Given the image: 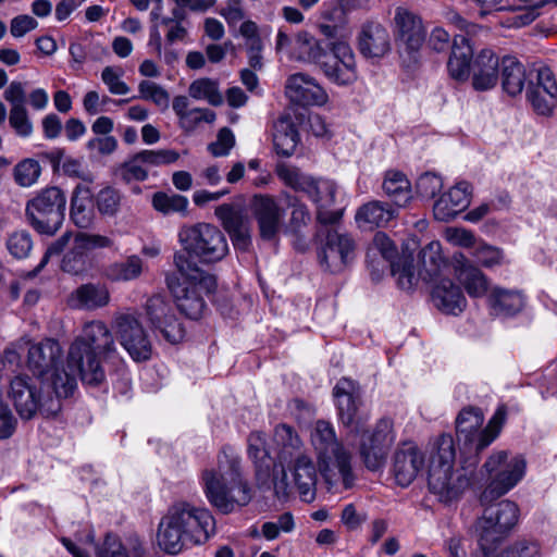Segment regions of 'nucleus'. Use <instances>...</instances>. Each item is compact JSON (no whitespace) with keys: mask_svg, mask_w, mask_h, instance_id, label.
<instances>
[{"mask_svg":"<svg viewBox=\"0 0 557 557\" xmlns=\"http://www.w3.org/2000/svg\"><path fill=\"white\" fill-rule=\"evenodd\" d=\"M505 420V411L499 408L485 428L484 414L476 407L463 408L456 418V433L466 450L462 451L460 467L454 469L456 449L450 434H441L431 444L428 486L441 502L449 503L459 498L466 490L478 481L480 453L498 436Z\"/></svg>","mask_w":557,"mask_h":557,"instance_id":"nucleus-1","label":"nucleus"},{"mask_svg":"<svg viewBox=\"0 0 557 557\" xmlns=\"http://www.w3.org/2000/svg\"><path fill=\"white\" fill-rule=\"evenodd\" d=\"M334 396L343 424L351 428L350 434L360 435L358 451L364 467L372 472L382 471L395 441L392 421L381 419L373 429L362 431L368 416L359 411V387L349 379L337 382Z\"/></svg>","mask_w":557,"mask_h":557,"instance_id":"nucleus-2","label":"nucleus"},{"mask_svg":"<svg viewBox=\"0 0 557 557\" xmlns=\"http://www.w3.org/2000/svg\"><path fill=\"white\" fill-rule=\"evenodd\" d=\"M117 354L114 337L107 324L99 320L86 322L67 350V367L78 373L86 385L98 386L106 380L99 356L110 359Z\"/></svg>","mask_w":557,"mask_h":557,"instance_id":"nucleus-3","label":"nucleus"},{"mask_svg":"<svg viewBox=\"0 0 557 557\" xmlns=\"http://www.w3.org/2000/svg\"><path fill=\"white\" fill-rule=\"evenodd\" d=\"M201 486L209 503L222 513H230L251 500V488L243 479L240 460L225 453L214 467L201 473Z\"/></svg>","mask_w":557,"mask_h":557,"instance_id":"nucleus-4","label":"nucleus"},{"mask_svg":"<svg viewBox=\"0 0 557 557\" xmlns=\"http://www.w3.org/2000/svg\"><path fill=\"white\" fill-rule=\"evenodd\" d=\"M310 443L317 456L319 472L330 488L343 485L350 488L355 482L350 451L337 438L332 423L318 420L310 432Z\"/></svg>","mask_w":557,"mask_h":557,"instance_id":"nucleus-5","label":"nucleus"},{"mask_svg":"<svg viewBox=\"0 0 557 557\" xmlns=\"http://www.w3.org/2000/svg\"><path fill=\"white\" fill-rule=\"evenodd\" d=\"M174 264L178 275H168L166 285L181 312L197 320L206 309L205 296L215 289V277L202 271L185 252L174 255Z\"/></svg>","mask_w":557,"mask_h":557,"instance_id":"nucleus-6","label":"nucleus"},{"mask_svg":"<svg viewBox=\"0 0 557 557\" xmlns=\"http://www.w3.org/2000/svg\"><path fill=\"white\" fill-rule=\"evenodd\" d=\"M499 58L493 50L482 49L473 58L470 39L465 35L454 36L447 71L456 82L465 83L472 75V86L475 90L492 89L499 78Z\"/></svg>","mask_w":557,"mask_h":557,"instance_id":"nucleus-7","label":"nucleus"},{"mask_svg":"<svg viewBox=\"0 0 557 557\" xmlns=\"http://www.w3.org/2000/svg\"><path fill=\"white\" fill-rule=\"evenodd\" d=\"M62 348L51 338H46L29 346L27 368L42 385H48L57 398L69 397L77 386L78 373L62 361Z\"/></svg>","mask_w":557,"mask_h":557,"instance_id":"nucleus-8","label":"nucleus"},{"mask_svg":"<svg viewBox=\"0 0 557 557\" xmlns=\"http://www.w3.org/2000/svg\"><path fill=\"white\" fill-rule=\"evenodd\" d=\"M276 173L285 185L296 191H302L308 196L317 206L318 220L321 223L335 224L341 220L342 211L331 210V207L335 203L338 191L334 181L323 177L315 178L285 163L277 165Z\"/></svg>","mask_w":557,"mask_h":557,"instance_id":"nucleus-9","label":"nucleus"},{"mask_svg":"<svg viewBox=\"0 0 557 557\" xmlns=\"http://www.w3.org/2000/svg\"><path fill=\"white\" fill-rule=\"evenodd\" d=\"M7 394L18 416L25 420L35 417L38 411L47 416L55 414L61 408L60 398L48 385L40 383L37 386L36 380L25 374L10 381Z\"/></svg>","mask_w":557,"mask_h":557,"instance_id":"nucleus-10","label":"nucleus"},{"mask_svg":"<svg viewBox=\"0 0 557 557\" xmlns=\"http://www.w3.org/2000/svg\"><path fill=\"white\" fill-rule=\"evenodd\" d=\"M66 196L59 187H46L30 198L25 206L29 225L39 234L54 235L62 226Z\"/></svg>","mask_w":557,"mask_h":557,"instance_id":"nucleus-11","label":"nucleus"},{"mask_svg":"<svg viewBox=\"0 0 557 557\" xmlns=\"http://www.w3.org/2000/svg\"><path fill=\"white\" fill-rule=\"evenodd\" d=\"M519 517V506L509 499L484 509L476 522L478 542L483 555L488 556L490 552L509 535L518 524Z\"/></svg>","mask_w":557,"mask_h":557,"instance_id":"nucleus-12","label":"nucleus"},{"mask_svg":"<svg viewBox=\"0 0 557 557\" xmlns=\"http://www.w3.org/2000/svg\"><path fill=\"white\" fill-rule=\"evenodd\" d=\"M178 240L186 253L205 263L218 262L228 252L225 235L210 223L184 225L178 232Z\"/></svg>","mask_w":557,"mask_h":557,"instance_id":"nucleus-13","label":"nucleus"},{"mask_svg":"<svg viewBox=\"0 0 557 557\" xmlns=\"http://www.w3.org/2000/svg\"><path fill=\"white\" fill-rule=\"evenodd\" d=\"M483 468L490 476V483L481 496V500L485 503L511 491L524 478L527 461L521 455L500 450L492 454Z\"/></svg>","mask_w":557,"mask_h":557,"instance_id":"nucleus-14","label":"nucleus"},{"mask_svg":"<svg viewBox=\"0 0 557 557\" xmlns=\"http://www.w3.org/2000/svg\"><path fill=\"white\" fill-rule=\"evenodd\" d=\"M281 476L273 478L276 495L285 496L288 493L287 471L292 475L293 483L304 502H312L317 494L318 470L317 465L307 450L278 466Z\"/></svg>","mask_w":557,"mask_h":557,"instance_id":"nucleus-15","label":"nucleus"},{"mask_svg":"<svg viewBox=\"0 0 557 557\" xmlns=\"http://www.w3.org/2000/svg\"><path fill=\"white\" fill-rule=\"evenodd\" d=\"M164 516L188 535L191 545L203 544L215 531V521L211 512L187 502L174 503Z\"/></svg>","mask_w":557,"mask_h":557,"instance_id":"nucleus-16","label":"nucleus"},{"mask_svg":"<svg viewBox=\"0 0 557 557\" xmlns=\"http://www.w3.org/2000/svg\"><path fill=\"white\" fill-rule=\"evenodd\" d=\"M112 330L129 357L136 361H147L152 356L150 336L135 312L116 314L112 322Z\"/></svg>","mask_w":557,"mask_h":557,"instance_id":"nucleus-17","label":"nucleus"},{"mask_svg":"<svg viewBox=\"0 0 557 557\" xmlns=\"http://www.w3.org/2000/svg\"><path fill=\"white\" fill-rule=\"evenodd\" d=\"M324 76L338 86H348L357 81L355 53L347 40H332L327 58L319 67Z\"/></svg>","mask_w":557,"mask_h":557,"instance_id":"nucleus-18","label":"nucleus"},{"mask_svg":"<svg viewBox=\"0 0 557 557\" xmlns=\"http://www.w3.org/2000/svg\"><path fill=\"white\" fill-rule=\"evenodd\" d=\"M146 314L151 325L172 344L180 343L185 330L175 314L173 306L161 295L150 297L146 302Z\"/></svg>","mask_w":557,"mask_h":557,"instance_id":"nucleus-19","label":"nucleus"},{"mask_svg":"<svg viewBox=\"0 0 557 557\" xmlns=\"http://www.w3.org/2000/svg\"><path fill=\"white\" fill-rule=\"evenodd\" d=\"M451 269L454 278L470 298L488 297L491 292L490 278L463 253H454L451 258Z\"/></svg>","mask_w":557,"mask_h":557,"instance_id":"nucleus-20","label":"nucleus"},{"mask_svg":"<svg viewBox=\"0 0 557 557\" xmlns=\"http://www.w3.org/2000/svg\"><path fill=\"white\" fill-rule=\"evenodd\" d=\"M398 52L405 69H416L418 64V29L416 15L405 8H398L395 14Z\"/></svg>","mask_w":557,"mask_h":557,"instance_id":"nucleus-21","label":"nucleus"},{"mask_svg":"<svg viewBox=\"0 0 557 557\" xmlns=\"http://www.w3.org/2000/svg\"><path fill=\"white\" fill-rule=\"evenodd\" d=\"M354 249V240L347 234L330 230L325 236V244L318 252L320 265L326 271L339 272L350 260Z\"/></svg>","mask_w":557,"mask_h":557,"instance_id":"nucleus-22","label":"nucleus"},{"mask_svg":"<svg viewBox=\"0 0 557 557\" xmlns=\"http://www.w3.org/2000/svg\"><path fill=\"white\" fill-rule=\"evenodd\" d=\"M472 198V186L468 182H458L443 193L433 205L435 220L448 222L468 208Z\"/></svg>","mask_w":557,"mask_h":557,"instance_id":"nucleus-23","label":"nucleus"},{"mask_svg":"<svg viewBox=\"0 0 557 557\" xmlns=\"http://www.w3.org/2000/svg\"><path fill=\"white\" fill-rule=\"evenodd\" d=\"M286 95L300 106H324L329 95L315 78L304 73H296L286 82Z\"/></svg>","mask_w":557,"mask_h":557,"instance_id":"nucleus-24","label":"nucleus"},{"mask_svg":"<svg viewBox=\"0 0 557 557\" xmlns=\"http://www.w3.org/2000/svg\"><path fill=\"white\" fill-rule=\"evenodd\" d=\"M527 97L537 114L548 116L553 113L557 104V83L550 69L537 71V82L528 90Z\"/></svg>","mask_w":557,"mask_h":557,"instance_id":"nucleus-25","label":"nucleus"},{"mask_svg":"<svg viewBox=\"0 0 557 557\" xmlns=\"http://www.w3.org/2000/svg\"><path fill=\"white\" fill-rule=\"evenodd\" d=\"M431 300L445 314L458 315L467 308V298L458 284L445 277L434 284Z\"/></svg>","mask_w":557,"mask_h":557,"instance_id":"nucleus-26","label":"nucleus"},{"mask_svg":"<svg viewBox=\"0 0 557 557\" xmlns=\"http://www.w3.org/2000/svg\"><path fill=\"white\" fill-rule=\"evenodd\" d=\"M253 214L261 237L267 240L274 239L282 227L284 210L272 197L256 196L253 199Z\"/></svg>","mask_w":557,"mask_h":557,"instance_id":"nucleus-27","label":"nucleus"},{"mask_svg":"<svg viewBox=\"0 0 557 557\" xmlns=\"http://www.w3.org/2000/svg\"><path fill=\"white\" fill-rule=\"evenodd\" d=\"M417 246L414 238L404 243L401 256L391 264L392 275L398 288L407 294H413L418 284L413 257Z\"/></svg>","mask_w":557,"mask_h":557,"instance_id":"nucleus-28","label":"nucleus"},{"mask_svg":"<svg viewBox=\"0 0 557 557\" xmlns=\"http://www.w3.org/2000/svg\"><path fill=\"white\" fill-rule=\"evenodd\" d=\"M110 292L104 284L86 283L74 289L67 297V305L76 310H97L109 305Z\"/></svg>","mask_w":557,"mask_h":557,"instance_id":"nucleus-29","label":"nucleus"},{"mask_svg":"<svg viewBox=\"0 0 557 557\" xmlns=\"http://www.w3.org/2000/svg\"><path fill=\"white\" fill-rule=\"evenodd\" d=\"M359 50L369 59L383 58L391 50V37L387 29L379 23L363 25L359 38Z\"/></svg>","mask_w":557,"mask_h":557,"instance_id":"nucleus-30","label":"nucleus"},{"mask_svg":"<svg viewBox=\"0 0 557 557\" xmlns=\"http://www.w3.org/2000/svg\"><path fill=\"white\" fill-rule=\"evenodd\" d=\"M394 475L403 487L410 485L418 475V445L413 441L399 444L394 456Z\"/></svg>","mask_w":557,"mask_h":557,"instance_id":"nucleus-31","label":"nucleus"},{"mask_svg":"<svg viewBox=\"0 0 557 557\" xmlns=\"http://www.w3.org/2000/svg\"><path fill=\"white\" fill-rule=\"evenodd\" d=\"M329 46L307 30H299L293 37L292 59L320 67L323 59L327 58Z\"/></svg>","mask_w":557,"mask_h":557,"instance_id":"nucleus-32","label":"nucleus"},{"mask_svg":"<svg viewBox=\"0 0 557 557\" xmlns=\"http://www.w3.org/2000/svg\"><path fill=\"white\" fill-rule=\"evenodd\" d=\"M248 456L256 468L257 480L264 484L271 478L275 463L267 447L265 435L261 432H252L248 437Z\"/></svg>","mask_w":557,"mask_h":557,"instance_id":"nucleus-33","label":"nucleus"},{"mask_svg":"<svg viewBox=\"0 0 557 557\" xmlns=\"http://www.w3.org/2000/svg\"><path fill=\"white\" fill-rule=\"evenodd\" d=\"M487 304L493 314L512 317L524 308L525 298L518 290L495 286L488 294Z\"/></svg>","mask_w":557,"mask_h":557,"instance_id":"nucleus-34","label":"nucleus"},{"mask_svg":"<svg viewBox=\"0 0 557 557\" xmlns=\"http://www.w3.org/2000/svg\"><path fill=\"white\" fill-rule=\"evenodd\" d=\"M92 193L87 184H77L71 197L70 218L79 228H88L95 220Z\"/></svg>","mask_w":557,"mask_h":557,"instance_id":"nucleus-35","label":"nucleus"},{"mask_svg":"<svg viewBox=\"0 0 557 557\" xmlns=\"http://www.w3.org/2000/svg\"><path fill=\"white\" fill-rule=\"evenodd\" d=\"M273 441L277 449V466L296 457L306 450L305 445L296 430L285 423L274 429Z\"/></svg>","mask_w":557,"mask_h":557,"instance_id":"nucleus-36","label":"nucleus"},{"mask_svg":"<svg viewBox=\"0 0 557 557\" xmlns=\"http://www.w3.org/2000/svg\"><path fill=\"white\" fill-rule=\"evenodd\" d=\"M97 557H143L144 547L138 537L122 542L117 535L107 534L103 542L96 547Z\"/></svg>","mask_w":557,"mask_h":557,"instance_id":"nucleus-37","label":"nucleus"},{"mask_svg":"<svg viewBox=\"0 0 557 557\" xmlns=\"http://www.w3.org/2000/svg\"><path fill=\"white\" fill-rule=\"evenodd\" d=\"M158 545L168 554L176 555L185 546L191 544V540L186 535L177 524H174L163 516L158 525L157 533Z\"/></svg>","mask_w":557,"mask_h":557,"instance_id":"nucleus-38","label":"nucleus"},{"mask_svg":"<svg viewBox=\"0 0 557 557\" xmlns=\"http://www.w3.org/2000/svg\"><path fill=\"white\" fill-rule=\"evenodd\" d=\"M273 143L276 152L283 157H289L295 152L299 135L289 117H281L275 122Z\"/></svg>","mask_w":557,"mask_h":557,"instance_id":"nucleus-39","label":"nucleus"},{"mask_svg":"<svg viewBox=\"0 0 557 557\" xmlns=\"http://www.w3.org/2000/svg\"><path fill=\"white\" fill-rule=\"evenodd\" d=\"M143 272V259L137 255H132L123 261H115L109 264L104 269L103 275L111 282H129L137 280Z\"/></svg>","mask_w":557,"mask_h":557,"instance_id":"nucleus-40","label":"nucleus"},{"mask_svg":"<svg viewBox=\"0 0 557 557\" xmlns=\"http://www.w3.org/2000/svg\"><path fill=\"white\" fill-rule=\"evenodd\" d=\"M395 216V211L379 201L362 206L356 213V221L360 227L373 228L385 226Z\"/></svg>","mask_w":557,"mask_h":557,"instance_id":"nucleus-41","label":"nucleus"},{"mask_svg":"<svg viewBox=\"0 0 557 557\" xmlns=\"http://www.w3.org/2000/svg\"><path fill=\"white\" fill-rule=\"evenodd\" d=\"M502 84L509 96H517L523 90L525 69L512 57H506L502 61Z\"/></svg>","mask_w":557,"mask_h":557,"instance_id":"nucleus-42","label":"nucleus"},{"mask_svg":"<svg viewBox=\"0 0 557 557\" xmlns=\"http://www.w3.org/2000/svg\"><path fill=\"white\" fill-rule=\"evenodd\" d=\"M383 189L399 207L406 206L412 198L410 182L407 176L399 171L386 172Z\"/></svg>","mask_w":557,"mask_h":557,"instance_id":"nucleus-43","label":"nucleus"},{"mask_svg":"<svg viewBox=\"0 0 557 557\" xmlns=\"http://www.w3.org/2000/svg\"><path fill=\"white\" fill-rule=\"evenodd\" d=\"M188 95L195 100H203L214 107L223 103V96L220 91L219 83L208 77L191 82L188 87Z\"/></svg>","mask_w":557,"mask_h":557,"instance_id":"nucleus-44","label":"nucleus"},{"mask_svg":"<svg viewBox=\"0 0 557 557\" xmlns=\"http://www.w3.org/2000/svg\"><path fill=\"white\" fill-rule=\"evenodd\" d=\"M77 239L74 237L73 245L70 250L63 256L61 268L64 272L79 275L88 271L90 261L88 253L81 247Z\"/></svg>","mask_w":557,"mask_h":557,"instance_id":"nucleus-45","label":"nucleus"},{"mask_svg":"<svg viewBox=\"0 0 557 557\" xmlns=\"http://www.w3.org/2000/svg\"><path fill=\"white\" fill-rule=\"evenodd\" d=\"M122 194L113 187H104L95 197V205L98 212L108 218L115 216L122 205Z\"/></svg>","mask_w":557,"mask_h":557,"instance_id":"nucleus-46","label":"nucleus"},{"mask_svg":"<svg viewBox=\"0 0 557 557\" xmlns=\"http://www.w3.org/2000/svg\"><path fill=\"white\" fill-rule=\"evenodd\" d=\"M188 199L187 197L178 194H165V193H156L152 197V206L157 211H160L164 214L171 213H187L188 208Z\"/></svg>","mask_w":557,"mask_h":557,"instance_id":"nucleus-47","label":"nucleus"},{"mask_svg":"<svg viewBox=\"0 0 557 557\" xmlns=\"http://www.w3.org/2000/svg\"><path fill=\"white\" fill-rule=\"evenodd\" d=\"M420 263L429 277H432L438 272L440 268L444 263L442 245L440 242L432 240L420 251Z\"/></svg>","mask_w":557,"mask_h":557,"instance_id":"nucleus-48","label":"nucleus"},{"mask_svg":"<svg viewBox=\"0 0 557 557\" xmlns=\"http://www.w3.org/2000/svg\"><path fill=\"white\" fill-rule=\"evenodd\" d=\"M41 173V166L35 159H24L13 170L14 181L21 187H30L37 183Z\"/></svg>","mask_w":557,"mask_h":557,"instance_id":"nucleus-49","label":"nucleus"},{"mask_svg":"<svg viewBox=\"0 0 557 557\" xmlns=\"http://www.w3.org/2000/svg\"><path fill=\"white\" fill-rule=\"evenodd\" d=\"M5 246L13 258L25 259L33 249L32 235L25 230L14 231L8 235Z\"/></svg>","mask_w":557,"mask_h":557,"instance_id":"nucleus-50","label":"nucleus"},{"mask_svg":"<svg viewBox=\"0 0 557 557\" xmlns=\"http://www.w3.org/2000/svg\"><path fill=\"white\" fill-rule=\"evenodd\" d=\"M139 98L151 101L161 111L170 107V94L161 85L152 81H143L138 85Z\"/></svg>","mask_w":557,"mask_h":557,"instance_id":"nucleus-51","label":"nucleus"},{"mask_svg":"<svg viewBox=\"0 0 557 557\" xmlns=\"http://www.w3.org/2000/svg\"><path fill=\"white\" fill-rule=\"evenodd\" d=\"M184 17L185 14L183 10L174 9L171 17L161 18L160 25L166 27L165 39L169 45L186 39L188 32L182 24Z\"/></svg>","mask_w":557,"mask_h":557,"instance_id":"nucleus-52","label":"nucleus"},{"mask_svg":"<svg viewBox=\"0 0 557 557\" xmlns=\"http://www.w3.org/2000/svg\"><path fill=\"white\" fill-rule=\"evenodd\" d=\"M214 213L228 234L248 225L247 220L232 205H220L215 208Z\"/></svg>","mask_w":557,"mask_h":557,"instance_id":"nucleus-53","label":"nucleus"},{"mask_svg":"<svg viewBox=\"0 0 557 557\" xmlns=\"http://www.w3.org/2000/svg\"><path fill=\"white\" fill-rule=\"evenodd\" d=\"M471 255L484 268H493L502 264L504 261L502 249L486 243H475Z\"/></svg>","mask_w":557,"mask_h":557,"instance_id":"nucleus-54","label":"nucleus"},{"mask_svg":"<svg viewBox=\"0 0 557 557\" xmlns=\"http://www.w3.org/2000/svg\"><path fill=\"white\" fill-rule=\"evenodd\" d=\"M141 162L149 169L169 165L180 159V153L174 149H145L139 151Z\"/></svg>","mask_w":557,"mask_h":557,"instance_id":"nucleus-55","label":"nucleus"},{"mask_svg":"<svg viewBox=\"0 0 557 557\" xmlns=\"http://www.w3.org/2000/svg\"><path fill=\"white\" fill-rule=\"evenodd\" d=\"M9 124L18 137L28 138L33 135L34 126L26 107L10 108Z\"/></svg>","mask_w":557,"mask_h":557,"instance_id":"nucleus-56","label":"nucleus"},{"mask_svg":"<svg viewBox=\"0 0 557 557\" xmlns=\"http://www.w3.org/2000/svg\"><path fill=\"white\" fill-rule=\"evenodd\" d=\"M215 119V112L210 109L193 108L180 123V127L186 133H191L203 123L212 124Z\"/></svg>","mask_w":557,"mask_h":557,"instance_id":"nucleus-57","label":"nucleus"},{"mask_svg":"<svg viewBox=\"0 0 557 557\" xmlns=\"http://www.w3.org/2000/svg\"><path fill=\"white\" fill-rule=\"evenodd\" d=\"M124 71L121 67L106 66L101 72V79L112 95H127L131 90L122 79Z\"/></svg>","mask_w":557,"mask_h":557,"instance_id":"nucleus-58","label":"nucleus"},{"mask_svg":"<svg viewBox=\"0 0 557 557\" xmlns=\"http://www.w3.org/2000/svg\"><path fill=\"white\" fill-rule=\"evenodd\" d=\"M75 238L87 253L98 249H111L114 246L112 237L98 233L79 232L75 235Z\"/></svg>","mask_w":557,"mask_h":557,"instance_id":"nucleus-59","label":"nucleus"},{"mask_svg":"<svg viewBox=\"0 0 557 557\" xmlns=\"http://www.w3.org/2000/svg\"><path fill=\"white\" fill-rule=\"evenodd\" d=\"M317 27L326 39L346 40L351 35L347 16L344 14L338 17L337 23H319Z\"/></svg>","mask_w":557,"mask_h":557,"instance_id":"nucleus-60","label":"nucleus"},{"mask_svg":"<svg viewBox=\"0 0 557 557\" xmlns=\"http://www.w3.org/2000/svg\"><path fill=\"white\" fill-rule=\"evenodd\" d=\"M234 146L235 136L233 132L227 127H223L219 131L215 141L208 145V150L215 158L226 157Z\"/></svg>","mask_w":557,"mask_h":557,"instance_id":"nucleus-61","label":"nucleus"},{"mask_svg":"<svg viewBox=\"0 0 557 557\" xmlns=\"http://www.w3.org/2000/svg\"><path fill=\"white\" fill-rule=\"evenodd\" d=\"M444 238L453 246L461 247V248H473L476 239L472 231L450 226L444 231Z\"/></svg>","mask_w":557,"mask_h":557,"instance_id":"nucleus-62","label":"nucleus"},{"mask_svg":"<svg viewBox=\"0 0 557 557\" xmlns=\"http://www.w3.org/2000/svg\"><path fill=\"white\" fill-rule=\"evenodd\" d=\"M63 174L73 177V178H79L84 183L83 184H90L94 181V177L91 173L87 170V168L84 165V163L74 158H65L62 165H61Z\"/></svg>","mask_w":557,"mask_h":557,"instance_id":"nucleus-63","label":"nucleus"},{"mask_svg":"<svg viewBox=\"0 0 557 557\" xmlns=\"http://www.w3.org/2000/svg\"><path fill=\"white\" fill-rule=\"evenodd\" d=\"M123 170L127 180L143 182L148 178L150 169L141 162V156L138 152L124 163Z\"/></svg>","mask_w":557,"mask_h":557,"instance_id":"nucleus-64","label":"nucleus"}]
</instances>
